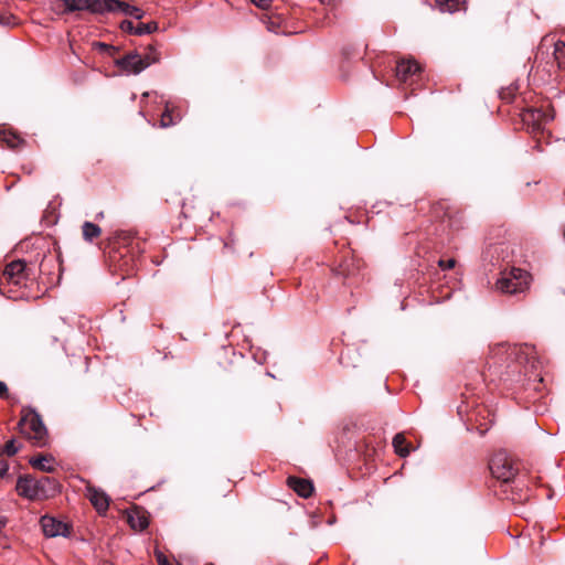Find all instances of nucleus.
<instances>
[{
	"instance_id": "nucleus-28",
	"label": "nucleus",
	"mask_w": 565,
	"mask_h": 565,
	"mask_svg": "<svg viewBox=\"0 0 565 565\" xmlns=\"http://www.w3.org/2000/svg\"><path fill=\"white\" fill-rule=\"evenodd\" d=\"M439 266L443 268V269H451L455 267V259H448V260H439Z\"/></svg>"
},
{
	"instance_id": "nucleus-2",
	"label": "nucleus",
	"mask_w": 565,
	"mask_h": 565,
	"mask_svg": "<svg viewBox=\"0 0 565 565\" xmlns=\"http://www.w3.org/2000/svg\"><path fill=\"white\" fill-rule=\"evenodd\" d=\"M19 429L20 433L32 440L34 445L42 447L46 444V428L40 415L34 411H23L19 422Z\"/></svg>"
},
{
	"instance_id": "nucleus-33",
	"label": "nucleus",
	"mask_w": 565,
	"mask_h": 565,
	"mask_svg": "<svg viewBox=\"0 0 565 565\" xmlns=\"http://www.w3.org/2000/svg\"><path fill=\"white\" fill-rule=\"evenodd\" d=\"M518 499H519L520 501H522V500H526V499H527V495H524V497H523V495H519V498H518Z\"/></svg>"
},
{
	"instance_id": "nucleus-7",
	"label": "nucleus",
	"mask_w": 565,
	"mask_h": 565,
	"mask_svg": "<svg viewBox=\"0 0 565 565\" xmlns=\"http://www.w3.org/2000/svg\"><path fill=\"white\" fill-rule=\"evenodd\" d=\"M64 12L88 11L90 13H105V0H61Z\"/></svg>"
},
{
	"instance_id": "nucleus-27",
	"label": "nucleus",
	"mask_w": 565,
	"mask_h": 565,
	"mask_svg": "<svg viewBox=\"0 0 565 565\" xmlns=\"http://www.w3.org/2000/svg\"><path fill=\"white\" fill-rule=\"evenodd\" d=\"M257 8L267 10L270 6L273 0H250Z\"/></svg>"
},
{
	"instance_id": "nucleus-19",
	"label": "nucleus",
	"mask_w": 565,
	"mask_h": 565,
	"mask_svg": "<svg viewBox=\"0 0 565 565\" xmlns=\"http://www.w3.org/2000/svg\"><path fill=\"white\" fill-rule=\"evenodd\" d=\"M82 234L86 242L92 243L95 238H98L102 235V228L98 225L87 221L82 225Z\"/></svg>"
},
{
	"instance_id": "nucleus-5",
	"label": "nucleus",
	"mask_w": 565,
	"mask_h": 565,
	"mask_svg": "<svg viewBox=\"0 0 565 565\" xmlns=\"http://www.w3.org/2000/svg\"><path fill=\"white\" fill-rule=\"evenodd\" d=\"M154 62L156 58L149 55L142 57L138 53H129L117 60L116 64L127 74H139Z\"/></svg>"
},
{
	"instance_id": "nucleus-20",
	"label": "nucleus",
	"mask_w": 565,
	"mask_h": 565,
	"mask_svg": "<svg viewBox=\"0 0 565 565\" xmlns=\"http://www.w3.org/2000/svg\"><path fill=\"white\" fill-rule=\"evenodd\" d=\"M54 460L51 456H39L31 458L30 463L39 470L51 472L54 470Z\"/></svg>"
},
{
	"instance_id": "nucleus-13",
	"label": "nucleus",
	"mask_w": 565,
	"mask_h": 565,
	"mask_svg": "<svg viewBox=\"0 0 565 565\" xmlns=\"http://www.w3.org/2000/svg\"><path fill=\"white\" fill-rule=\"evenodd\" d=\"M287 483L298 495L302 498H309L312 494L313 486L306 479L289 477Z\"/></svg>"
},
{
	"instance_id": "nucleus-29",
	"label": "nucleus",
	"mask_w": 565,
	"mask_h": 565,
	"mask_svg": "<svg viewBox=\"0 0 565 565\" xmlns=\"http://www.w3.org/2000/svg\"><path fill=\"white\" fill-rule=\"evenodd\" d=\"M121 29L124 31H128L130 33H134V30L136 29V25L131 21H122L121 22Z\"/></svg>"
},
{
	"instance_id": "nucleus-9",
	"label": "nucleus",
	"mask_w": 565,
	"mask_h": 565,
	"mask_svg": "<svg viewBox=\"0 0 565 565\" xmlns=\"http://www.w3.org/2000/svg\"><path fill=\"white\" fill-rule=\"evenodd\" d=\"M40 523L46 537L67 536L70 534L68 525L55 518L44 515Z\"/></svg>"
},
{
	"instance_id": "nucleus-1",
	"label": "nucleus",
	"mask_w": 565,
	"mask_h": 565,
	"mask_svg": "<svg viewBox=\"0 0 565 565\" xmlns=\"http://www.w3.org/2000/svg\"><path fill=\"white\" fill-rule=\"evenodd\" d=\"M500 350L507 355L504 363L508 376H526L536 367L535 352L530 345H502Z\"/></svg>"
},
{
	"instance_id": "nucleus-11",
	"label": "nucleus",
	"mask_w": 565,
	"mask_h": 565,
	"mask_svg": "<svg viewBox=\"0 0 565 565\" xmlns=\"http://www.w3.org/2000/svg\"><path fill=\"white\" fill-rule=\"evenodd\" d=\"M106 12H121L136 19L142 18V11L139 8L119 0H105V13Z\"/></svg>"
},
{
	"instance_id": "nucleus-14",
	"label": "nucleus",
	"mask_w": 565,
	"mask_h": 565,
	"mask_svg": "<svg viewBox=\"0 0 565 565\" xmlns=\"http://www.w3.org/2000/svg\"><path fill=\"white\" fill-rule=\"evenodd\" d=\"M0 142L10 149H18L24 145V140L20 136L7 129H0Z\"/></svg>"
},
{
	"instance_id": "nucleus-23",
	"label": "nucleus",
	"mask_w": 565,
	"mask_h": 565,
	"mask_svg": "<svg viewBox=\"0 0 565 565\" xmlns=\"http://www.w3.org/2000/svg\"><path fill=\"white\" fill-rule=\"evenodd\" d=\"M178 120H179V118L174 119L172 117L169 105H167L166 110L161 116V120H160L161 127H163V128L170 127V126L174 125Z\"/></svg>"
},
{
	"instance_id": "nucleus-26",
	"label": "nucleus",
	"mask_w": 565,
	"mask_h": 565,
	"mask_svg": "<svg viewBox=\"0 0 565 565\" xmlns=\"http://www.w3.org/2000/svg\"><path fill=\"white\" fill-rule=\"evenodd\" d=\"M154 555L159 565H172L169 558L161 551H156Z\"/></svg>"
},
{
	"instance_id": "nucleus-35",
	"label": "nucleus",
	"mask_w": 565,
	"mask_h": 565,
	"mask_svg": "<svg viewBox=\"0 0 565 565\" xmlns=\"http://www.w3.org/2000/svg\"><path fill=\"white\" fill-rule=\"evenodd\" d=\"M564 238H565V228H564Z\"/></svg>"
},
{
	"instance_id": "nucleus-3",
	"label": "nucleus",
	"mask_w": 565,
	"mask_h": 565,
	"mask_svg": "<svg viewBox=\"0 0 565 565\" xmlns=\"http://www.w3.org/2000/svg\"><path fill=\"white\" fill-rule=\"evenodd\" d=\"M530 274L520 268H511L503 271L497 280V289L504 294L523 292L529 288Z\"/></svg>"
},
{
	"instance_id": "nucleus-34",
	"label": "nucleus",
	"mask_w": 565,
	"mask_h": 565,
	"mask_svg": "<svg viewBox=\"0 0 565 565\" xmlns=\"http://www.w3.org/2000/svg\"><path fill=\"white\" fill-rule=\"evenodd\" d=\"M103 565H113V564H110V563H105V564H103Z\"/></svg>"
},
{
	"instance_id": "nucleus-21",
	"label": "nucleus",
	"mask_w": 565,
	"mask_h": 565,
	"mask_svg": "<svg viewBox=\"0 0 565 565\" xmlns=\"http://www.w3.org/2000/svg\"><path fill=\"white\" fill-rule=\"evenodd\" d=\"M554 58L559 68L565 70V43L557 41L554 44Z\"/></svg>"
},
{
	"instance_id": "nucleus-25",
	"label": "nucleus",
	"mask_w": 565,
	"mask_h": 565,
	"mask_svg": "<svg viewBox=\"0 0 565 565\" xmlns=\"http://www.w3.org/2000/svg\"><path fill=\"white\" fill-rule=\"evenodd\" d=\"M19 451V447L15 445L14 439H10L3 447L2 454L9 457L14 456Z\"/></svg>"
},
{
	"instance_id": "nucleus-18",
	"label": "nucleus",
	"mask_w": 565,
	"mask_h": 565,
	"mask_svg": "<svg viewBox=\"0 0 565 565\" xmlns=\"http://www.w3.org/2000/svg\"><path fill=\"white\" fill-rule=\"evenodd\" d=\"M393 447L399 457H406L412 451L411 445L406 441L405 436L401 433L396 434L393 438Z\"/></svg>"
},
{
	"instance_id": "nucleus-17",
	"label": "nucleus",
	"mask_w": 565,
	"mask_h": 565,
	"mask_svg": "<svg viewBox=\"0 0 565 565\" xmlns=\"http://www.w3.org/2000/svg\"><path fill=\"white\" fill-rule=\"evenodd\" d=\"M39 490L43 493V499L54 495L57 492V481L49 477H43L36 480Z\"/></svg>"
},
{
	"instance_id": "nucleus-4",
	"label": "nucleus",
	"mask_w": 565,
	"mask_h": 565,
	"mask_svg": "<svg viewBox=\"0 0 565 565\" xmlns=\"http://www.w3.org/2000/svg\"><path fill=\"white\" fill-rule=\"evenodd\" d=\"M491 475L502 482L514 481L516 469L511 459L504 454H497L489 465Z\"/></svg>"
},
{
	"instance_id": "nucleus-12",
	"label": "nucleus",
	"mask_w": 565,
	"mask_h": 565,
	"mask_svg": "<svg viewBox=\"0 0 565 565\" xmlns=\"http://www.w3.org/2000/svg\"><path fill=\"white\" fill-rule=\"evenodd\" d=\"M420 71L419 64L412 60H402L396 65V76L399 81L406 82Z\"/></svg>"
},
{
	"instance_id": "nucleus-22",
	"label": "nucleus",
	"mask_w": 565,
	"mask_h": 565,
	"mask_svg": "<svg viewBox=\"0 0 565 565\" xmlns=\"http://www.w3.org/2000/svg\"><path fill=\"white\" fill-rule=\"evenodd\" d=\"M463 0H436V4L443 12H455Z\"/></svg>"
},
{
	"instance_id": "nucleus-30",
	"label": "nucleus",
	"mask_w": 565,
	"mask_h": 565,
	"mask_svg": "<svg viewBox=\"0 0 565 565\" xmlns=\"http://www.w3.org/2000/svg\"><path fill=\"white\" fill-rule=\"evenodd\" d=\"M8 396V387L7 384L2 381H0V397L4 398Z\"/></svg>"
},
{
	"instance_id": "nucleus-24",
	"label": "nucleus",
	"mask_w": 565,
	"mask_h": 565,
	"mask_svg": "<svg viewBox=\"0 0 565 565\" xmlns=\"http://www.w3.org/2000/svg\"><path fill=\"white\" fill-rule=\"evenodd\" d=\"M157 29L156 23H138L134 30V34L143 35L149 34Z\"/></svg>"
},
{
	"instance_id": "nucleus-31",
	"label": "nucleus",
	"mask_w": 565,
	"mask_h": 565,
	"mask_svg": "<svg viewBox=\"0 0 565 565\" xmlns=\"http://www.w3.org/2000/svg\"><path fill=\"white\" fill-rule=\"evenodd\" d=\"M96 45H97L100 50H103V51H109V50H111V49H113V47H111V46H109L108 44H105V43H102V42L96 43Z\"/></svg>"
},
{
	"instance_id": "nucleus-15",
	"label": "nucleus",
	"mask_w": 565,
	"mask_h": 565,
	"mask_svg": "<svg viewBox=\"0 0 565 565\" xmlns=\"http://www.w3.org/2000/svg\"><path fill=\"white\" fill-rule=\"evenodd\" d=\"M553 116H547L541 109H527L523 114V120L529 122L532 121L533 125L539 129L541 124L552 120Z\"/></svg>"
},
{
	"instance_id": "nucleus-10",
	"label": "nucleus",
	"mask_w": 565,
	"mask_h": 565,
	"mask_svg": "<svg viewBox=\"0 0 565 565\" xmlns=\"http://www.w3.org/2000/svg\"><path fill=\"white\" fill-rule=\"evenodd\" d=\"M86 498L99 514H105L109 508V497L100 489L90 484L86 487Z\"/></svg>"
},
{
	"instance_id": "nucleus-8",
	"label": "nucleus",
	"mask_w": 565,
	"mask_h": 565,
	"mask_svg": "<svg viewBox=\"0 0 565 565\" xmlns=\"http://www.w3.org/2000/svg\"><path fill=\"white\" fill-rule=\"evenodd\" d=\"M15 490L19 495L29 500H43V493L40 492L36 479L25 476L17 481Z\"/></svg>"
},
{
	"instance_id": "nucleus-6",
	"label": "nucleus",
	"mask_w": 565,
	"mask_h": 565,
	"mask_svg": "<svg viewBox=\"0 0 565 565\" xmlns=\"http://www.w3.org/2000/svg\"><path fill=\"white\" fill-rule=\"evenodd\" d=\"M28 280L26 264L23 260H13L8 264L1 275V281L13 286H24Z\"/></svg>"
},
{
	"instance_id": "nucleus-32",
	"label": "nucleus",
	"mask_w": 565,
	"mask_h": 565,
	"mask_svg": "<svg viewBox=\"0 0 565 565\" xmlns=\"http://www.w3.org/2000/svg\"><path fill=\"white\" fill-rule=\"evenodd\" d=\"M8 470H9V468H8V466H7V465H4L3 467H1V468H0V478H4V477L7 476V473H8Z\"/></svg>"
},
{
	"instance_id": "nucleus-16",
	"label": "nucleus",
	"mask_w": 565,
	"mask_h": 565,
	"mask_svg": "<svg viewBox=\"0 0 565 565\" xmlns=\"http://www.w3.org/2000/svg\"><path fill=\"white\" fill-rule=\"evenodd\" d=\"M128 523L135 531H143L149 525L148 516L140 511H134L128 514Z\"/></svg>"
}]
</instances>
